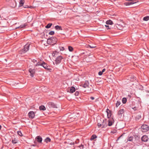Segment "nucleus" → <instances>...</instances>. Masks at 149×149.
<instances>
[{
	"label": "nucleus",
	"instance_id": "1",
	"mask_svg": "<svg viewBox=\"0 0 149 149\" xmlns=\"http://www.w3.org/2000/svg\"><path fill=\"white\" fill-rule=\"evenodd\" d=\"M57 41V40L56 38L52 37L47 39V42L49 44L54 45L56 44Z\"/></svg>",
	"mask_w": 149,
	"mask_h": 149
},
{
	"label": "nucleus",
	"instance_id": "2",
	"mask_svg": "<svg viewBox=\"0 0 149 149\" xmlns=\"http://www.w3.org/2000/svg\"><path fill=\"white\" fill-rule=\"evenodd\" d=\"M97 122H98L97 121ZM97 126L98 127H101L102 128H106L107 126V122L106 120H103V122L101 123L98 122Z\"/></svg>",
	"mask_w": 149,
	"mask_h": 149
},
{
	"label": "nucleus",
	"instance_id": "3",
	"mask_svg": "<svg viewBox=\"0 0 149 149\" xmlns=\"http://www.w3.org/2000/svg\"><path fill=\"white\" fill-rule=\"evenodd\" d=\"M149 130L148 126L147 125H143L141 126V131L142 132H146Z\"/></svg>",
	"mask_w": 149,
	"mask_h": 149
},
{
	"label": "nucleus",
	"instance_id": "4",
	"mask_svg": "<svg viewBox=\"0 0 149 149\" xmlns=\"http://www.w3.org/2000/svg\"><path fill=\"white\" fill-rule=\"evenodd\" d=\"M30 45L26 44L24 47V48L21 50V52L22 53H24L26 52L29 49Z\"/></svg>",
	"mask_w": 149,
	"mask_h": 149
},
{
	"label": "nucleus",
	"instance_id": "5",
	"mask_svg": "<svg viewBox=\"0 0 149 149\" xmlns=\"http://www.w3.org/2000/svg\"><path fill=\"white\" fill-rule=\"evenodd\" d=\"M63 59V57L61 56H59L56 57L55 60V63L56 65L59 64L61 62L62 60Z\"/></svg>",
	"mask_w": 149,
	"mask_h": 149
},
{
	"label": "nucleus",
	"instance_id": "6",
	"mask_svg": "<svg viewBox=\"0 0 149 149\" xmlns=\"http://www.w3.org/2000/svg\"><path fill=\"white\" fill-rule=\"evenodd\" d=\"M29 71L30 73V76L31 77H33L34 76L33 74L35 73L36 70L35 69L30 68Z\"/></svg>",
	"mask_w": 149,
	"mask_h": 149
},
{
	"label": "nucleus",
	"instance_id": "7",
	"mask_svg": "<svg viewBox=\"0 0 149 149\" xmlns=\"http://www.w3.org/2000/svg\"><path fill=\"white\" fill-rule=\"evenodd\" d=\"M47 105L48 107L49 108H55L56 107V105L52 102H48Z\"/></svg>",
	"mask_w": 149,
	"mask_h": 149
},
{
	"label": "nucleus",
	"instance_id": "8",
	"mask_svg": "<svg viewBox=\"0 0 149 149\" xmlns=\"http://www.w3.org/2000/svg\"><path fill=\"white\" fill-rule=\"evenodd\" d=\"M141 140L142 141L147 142L148 140V138L146 135H143L141 138Z\"/></svg>",
	"mask_w": 149,
	"mask_h": 149
},
{
	"label": "nucleus",
	"instance_id": "9",
	"mask_svg": "<svg viewBox=\"0 0 149 149\" xmlns=\"http://www.w3.org/2000/svg\"><path fill=\"white\" fill-rule=\"evenodd\" d=\"M42 66L44 68L47 70H51L49 68V67L47 65V63H45V62H42Z\"/></svg>",
	"mask_w": 149,
	"mask_h": 149
},
{
	"label": "nucleus",
	"instance_id": "10",
	"mask_svg": "<svg viewBox=\"0 0 149 149\" xmlns=\"http://www.w3.org/2000/svg\"><path fill=\"white\" fill-rule=\"evenodd\" d=\"M28 114L29 118L31 119L35 117L34 112L33 111H31L29 112Z\"/></svg>",
	"mask_w": 149,
	"mask_h": 149
},
{
	"label": "nucleus",
	"instance_id": "11",
	"mask_svg": "<svg viewBox=\"0 0 149 149\" xmlns=\"http://www.w3.org/2000/svg\"><path fill=\"white\" fill-rule=\"evenodd\" d=\"M89 83L88 81H86L84 84H82V87L84 88L88 87L89 86Z\"/></svg>",
	"mask_w": 149,
	"mask_h": 149
},
{
	"label": "nucleus",
	"instance_id": "12",
	"mask_svg": "<svg viewBox=\"0 0 149 149\" xmlns=\"http://www.w3.org/2000/svg\"><path fill=\"white\" fill-rule=\"evenodd\" d=\"M124 112V109H121L118 112V115L119 116H121L122 115L123 113Z\"/></svg>",
	"mask_w": 149,
	"mask_h": 149
},
{
	"label": "nucleus",
	"instance_id": "13",
	"mask_svg": "<svg viewBox=\"0 0 149 149\" xmlns=\"http://www.w3.org/2000/svg\"><path fill=\"white\" fill-rule=\"evenodd\" d=\"M114 120L113 119L109 120H108V123L107 125H108L109 126H111L112 125L113 123H114Z\"/></svg>",
	"mask_w": 149,
	"mask_h": 149
},
{
	"label": "nucleus",
	"instance_id": "14",
	"mask_svg": "<svg viewBox=\"0 0 149 149\" xmlns=\"http://www.w3.org/2000/svg\"><path fill=\"white\" fill-rule=\"evenodd\" d=\"M36 139L37 140L38 142L40 143L41 142L42 139L40 136H38L36 137Z\"/></svg>",
	"mask_w": 149,
	"mask_h": 149
},
{
	"label": "nucleus",
	"instance_id": "15",
	"mask_svg": "<svg viewBox=\"0 0 149 149\" xmlns=\"http://www.w3.org/2000/svg\"><path fill=\"white\" fill-rule=\"evenodd\" d=\"M27 23H25L24 24H22L16 28V29H17V28L21 29V28H24L26 26H27Z\"/></svg>",
	"mask_w": 149,
	"mask_h": 149
},
{
	"label": "nucleus",
	"instance_id": "16",
	"mask_svg": "<svg viewBox=\"0 0 149 149\" xmlns=\"http://www.w3.org/2000/svg\"><path fill=\"white\" fill-rule=\"evenodd\" d=\"M106 112L107 113V117L108 118H109L111 116V111L108 109H107L106 110Z\"/></svg>",
	"mask_w": 149,
	"mask_h": 149
},
{
	"label": "nucleus",
	"instance_id": "17",
	"mask_svg": "<svg viewBox=\"0 0 149 149\" xmlns=\"http://www.w3.org/2000/svg\"><path fill=\"white\" fill-rule=\"evenodd\" d=\"M55 29L57 30H62L61 27L58 25L56 26L55 27Z\"/></svg>",
	"mask_w": 149,
	"mask_h": 149
},
{
	"label": "nucleus",
	"instance_id": "18",
	"mask_svg": "<svg viewBox=\"0 0 149 149\" xmlns=\"http://www.w3.org/2000/svg\"><path fill=\"white\" fill-rule=\"evenodd\" d=\"M70 92L71 93H73L75 91V88L73 86L71 87L70 89Z\"/></svg>",
	"mask_w": 149,
	"mask_h": 149
},
{
	"label": "nucleus",
	"instance_id": "19",
	"mask_svg": "<svg viewBox=\"0 0 149 149\" xmlns=\"http://www.w3.org/2000/svg\"><path fill=\"white\" fill-rule=\"evenodd\" d=\"M25 1L24 0H21L19 2V7H21L22 6L24 3Z\"/></svg>",
	"mask_w": 149,
	"mask_h": 149
},
{
	"label": "nucleus",
	"instance_id": "20",
	"mask_svg": "<svg viewBox=\"0 0 149 149\" xmlns=\"http://www.w3.org/2000/svg\"><path fill=\"white\" fill-rule=\"evenodd\" d=\"M39 109L40 110L44 111L46 110L45 107L43 105H41L39 107Z\"/></svg>",
	"mask_w": 149,
	"mask_h": 149
},
{
	"label": "nucleus",
	"instance_id": "21",
	"mask_svg": "<svg viewBox=\"0 0 149 149\" xmlns=\"http://www.w3.org/2000/svg\"><path fill=\"white\" fill-rule=\"evenodd\" d=\"M97 136L95 134L93 135L91 137L90 140H93L94 139L97 138Z\"/></svg>",
	"mask_w": 149,
	"mask_h": 149
},
{
	"label": "nucleus",
	"instance_id": "22",
	"mask_svg": "<svg viewBox=\"0 0 149 149\" xmlns=\"http://www.w3.org/2000/svg\"><path fill=\"white\" fill-rule=\"evenodd\" d=\"M106 23L107 24L111 25L113 24V22L111 20H109L106 21Z\"/></svg>",
	"mask_w": 149,
	"mask_h": 149
},
{
	"label": "nucleus",
	"instance_id": "23",
	"mask_svg": "<svg viewBox=\"0 0 149 149\" xmlns=\"http://www.w3.org/2000/svg\"><path fill=\"white\" fill-rule=\"evenodd\" d=\"M10 6L12 8H15L16 6V3H13L11 2L10 4Z\"/></svg>",
	"mask_w": 149,
	"mask_h": 149
},
{
	"label": "nucleus",
	"instance_id": "24",
	"mask_svg": "<svg viewBox=\"0 0 149 149\" xmlns=\"http://www.w3.org/2000/svg\"><path fill=\"white\" fill-rule=\"evenodd\" d=\"M45 141L47 143L50 142L51 141V139L48 137H47L45 140Z\"/></svg>",
	"mask_w": 149,
	"mask_h": 149
},
{
	"label": "nucleus",
	"instance_id": "25",
	"mask_svg": "<svg viewBox=\"0 0 149 149\" xmlns=\"http://www.w3.org/2000/svg\"><path fill=\"white\" fill-rule=\"evenodd\" d=\"M52 24L49 23L46 26L45 28L47 29H48L50 28L52 25Z\"/></svg>",
	"mask_w": 149,
	"mask_h": 149
},
{
	"label": "nucleus",
	"instance_id": "26",
	"mask_svg": "<svg viewBox=\"0 0 149 149\" xmlns=\"http://www.w3.org/2000/svg\"><path fill=\"white\" fill-rule=\"evenodd\" d=\"M143 20L145 21H148V20H149V16H146V17H144L143 18Z\"/></svg>",
	"mask_w": 149,
	"mask_h": 149
},
{
	"label": "nucleus",
	"instance_id": "27",
	"mask_svg": "<svg viewBox=\"0 0 149 149\" xmlns=\"http://www.w3.org/2000/svg\"><path fill=\"white\" fill-rule=\"evenodd\" d=\"M127 100L126 98L124 97L122 99V102L123 104H125L127 102Z\"/></svg>",
	"mask_w": 149,
	"mask_h": 149
},
{
	"label": "nucleus",
	"instance_id": "28",
	"mask_svg": "<svg viewBox=\"0 0 149 149\" xmlns=\"http://www.w3.org/2000/svg\"><path fill=\"white\" fill-rule=\"evenodd\" d=\"M42 62H38L36 65V66H42Z\"/></svg>",
	"mask_w": 149,
	"mask_h": 149
},
{
	"label": "nucleus",
	"instance_id": "29",
	"mask_svg": "<svg viewBox=\"0 0 149 149\" xmlns=\"http://www.w3.org/2000/svg\"><path fill=\"white\" fill-rule=\"evenodd\" d=\"M68 48L70 52H72L73 50V48L71 46H69Z\"/></svg>",
	"mask_w": 149,
	"mask_h": 149
},
{
	"label": "nucleus",
	"instance_id": "30",
	"mask_svg": "<svg viewBox=\"0 0 149 149\" xmlns=\"http://www.w3.org/2000/svg\"><path fill=\"white\" fill-rule=\"evenodd\" d=\"M12 142L13 144L16 143H17V140L15 139L12 140Z\"/></svg>",
	"mask_w": 149,
	"mask_h": 149
},
{
	"label": "nucleus",
	"instance_id": "31",
	"mask_svg": "<svg viewBox=\"0 0 149 149\" xmlns=\"http://www.w3.org/2000/svg\"><path fill=\"white\" fill-rule=\"evenodd\" d=\"M17 134L18 135H19L20 136H22V132L21 131H17Z\"/></svg>",
	"mask_w": 149,
	"mask_h": 149
},
{
	"label": "nucleus",
	"instance_id": "32",
	"mask_svg": "<svg viewBox=\"0 0 149 149\" xmlns=\"http://www.w3.org/2000/svg\"><path fill=\"white\" fill-rule=\"evenodd\" d=\"M120 104V102L119 101H117L116 104V107H118Z\"/></svg>",
	"mask_w": 149,
	"mask_h": 149
},
{
	"label": "nucleus",
	"instance_id": "33",
	"mask_svg": "<svg viewBox=\"0 0 149 149\" xmlns=\"http://www.w3.org/2000/svg\"><path fill=\"white\" fill-rule=\"evenodd\" d=\"M133 137L132 136L129 137L128 139V141H132V140Z\"/></svg>",
	"mask_w": 149,
	"mask_h": 149
},
{
	"label": "nucleus",
	"instance_id": "34",
	"mask_svg": "<svg viewBox=\"0 0 149 149\" xmlns=\"http://www.w3.org/2000/svg\"><path fill=\"white\" fill-rule=\"evenodd\" d=\"M54 34V31H50L49 33V34L50 35H53Z\"/></svg>",
	"mask_w": 149,
	"mask_h": 149
},
{
	"label": "nucleus",
	"instance_id": "35",
	"mask_svg": "<svg viewBox=\"0 0 149 149\" xmlns=\"http://www.w3.org/2000/svg\"><path fill=\"white\" fill-rule=\"evenodd\" d=\"M138 2V1H137L135 2H134L133 1H132L131 2H130V5H131L132 4H133L134 3H136V2Z\"/></svg>",
	"mask_w": 149,
	"mask_h": 149
},
{
	"label": "nucleus",
	"instance_id": "36",
	"mask_svg": "<svg viewBox=\"0 0 149 149\" xmlns=\"http://www.w3.org/2000/svg\"><path fill=\"white\" fill-rule=\"evenodd\" d=\"M79 92L77 91H76L75 93H74V95L76 96H78L79 95Z\"/></svg>",
	"mask_w": 149,
	"mask_h": 149
},
{
	"label": "nucleus",
	"instance_id": "37",
	"mask_svg": "<svg viewBox=\"0 0 149 149\" xmlns=\"http://www.w3.org/2000/svg\"><path fill=\"white\" fill-rule=\"evenodd\" d=\"M125 4L126 6H129L130 5V2H127L125 3Z\"/></svg>",
	"mask_w": 149,
	"mask_h": 149
},
{
	"label": "nucleus",
	"instance_id": "38",
	"mask_svg": "<svg viewBox=\"0 0 149 149\" xmlns=\"http://www.w3.org/2000/svg\"><path fill=\"white\" fill-rule=\"evenodd\" d=\"M103 72L102 71H100L98 72V74L99 75H101L103 74Z\"/></svg>",
	"mask_w": 149,
	"mask_h": 149
},
{
	"label": "nucleus",
	"instance_id": "39",
	"mask_svg": "<svg viewBox=\"0 0 149 149\" xmlns=\"http://www.w3.org/2000/svg\"><path fill=\"white\" fill-rule=\"evenodd\" d=\"M79 147L81 149H83L84 146L83 145H81L79 146Z\"/></svg>",
	"mask_w": 149,
	"mask_h": 149
},
{
	"label": "nucleus",
	"instance_id": "40",
	"mask_svg": "<svg viewBox=\"0 0 149 149\" xmlns=\"http://www.w3.org/2000/svg\"><path fill=\"white\" fill-rule=\"evenodd\" d=\"M60 50L61 51H63L64 50V48L63 47H60Z\"/></svg>",
	"mask_w": 149,
	"mask_h": 149
},
{
	"label": "nucleus",
	"instance_id": "41",
	"mask_svg": "<svg viewBox=\"0 0 149 149\" xmlns=\"http://www.w3.org/2000/svg\"><path fill=\"white\" fill-rule=\"evenodd\" d=\"M88 46L90 47L91 48H93L96 47V46H91L90 45H89Z\"/></svg>",
	"mask_w": 149,
	"mask_h": 149
},
{
	"label": "nucleus",
	"instance_id": "42",
	"mask_svg": "<svg viewBox=\"0 0 149 149\" xmlns=\"http://www.w3.org/2000/svg\"><path fill=\"white\" fill-rule=\"evenodd\" d=\"M105 26L107 29H110L109 28V26L108 25H105Z\"/></svg>",
	"mask_w": 149,
	"mask_h": 149
},
{
	"label": "nucleus",
	"instance_id": "43",
	"mask_svg": "<svg viewBox=\"0 0 149 149\" xmlns=\"http://www.w3.org/2000/svg\"><path fill=\"white\" fill-rule=\"evenodd\" d=\"M134 110H136L137 109V108L136 107H134V108H132Z\"/></svg>",
	"mask_w": 149,
	"mask_h": 149
},
{
	"label": "nucleus",
	"instance_id": "44",
	"mask_svg": "<svg viewBox=\"0 0 149 149\" xmlns=\"http://www.w3.org/2000/svg\"><path fill=\"white\" fill-rule=\"evenodd\" d=\"M90 99L92 100H93L94 99V97H90Z\"/></svg>",
	"mask_w": 149,
	"mask_h": 149
},
{
	"label": "nucleus",
	"instance_id": "45",
	"mask_svg": "<svg viewBox=\"0 0 149 149\" xmlns=\"http://www.w3.org/2000/svg\"><path fill=\"white\" fill-rule=\"evenodd\" d=\"M106 70V69L104 68V69H103L102 71L103 72H104Z\"/></svg>",
	"mask_w": 149,
	"mask_h": 149
},
{
	"label": "nucleus",
	"instance_id": "46",
	"mask_svg": "<svg viewBox=\"0 0 149 149\" xmlns=\"http://www.w3.org/2000/svg\"><path fill=\"white\" fill-rule=\"evenodd\" d=\"M70 145H73L74 144V142H71L70 143Z\"/></svg>",
	"mask_w": 149,
	"mask_h": 149
},
{
	"label": "nucleus",
	"instance_id": "47",
	"mask_svg": "<svg viewBox=\"0 0 149 149\" xmlns=\"http://www.w3.org/2000/svg\"><path fill=\"white\" fill-rule=\"evenodd\" d=\"M24 8H28L29 7V6H28L26 5V6H24Z\"/></svg>",
	"mask_w": 149,
	"mask_h": 149
},
{
	"label": "nucleus",
	"instance_id": "48",
	"mask_svg": "<svg viewBox=\"0 0 149 149\" xmlns=\"http://www.w3.org/2000/svg\"><path fill=\"white\" fill-rule=\"evenodd\" d=\"M37 61H36V60H33V62L34 63H35V62H36Z\"/></svg>",
	"mask_w": 149,
	"mask_h": 149
},
{
	"label": "nucleus",
	"instance_id": "49",
	"mask_svg": "<svg viewBox=\"0 0 149 149\" xmlns=\"http://www.w3.org/2000/svg\"><path fill=\"white\" fill-rule=\"evenodd\" d=\"M28 8H33V7L31 6L30 7L29 6Z\"/></svg>",
	"mask_w": 149,
	"mask_h": 149
},
{
	"label": "nucleus",
	"instance_id": "50",
	"mask_svg": "<svg viewBox=\"0 0 149 149\" xmlns=\"http://www.w3.org/2000/svg\"><path fill=\"white\" fill-rule=\"evenodd\" d=\"M1 126L0 125V130L1 129Z\"/></svg>",
	"mask_w": 149,
	"mask_h": 149
},
{
	"label": "nucleus",
	"instance_id": "51",
	"mask_svg": "<svg viewBox=\"0 0 149 149\" xmlns=\"http://www.w3.org/2000/svg\"><path fill=\"white\" fill-rule=\"evenodd\" d=\"M7 1H9V0H7Z\"/></svg>",
	"mask_w": 149,
	"mask_h": 149
}]
</instances>
